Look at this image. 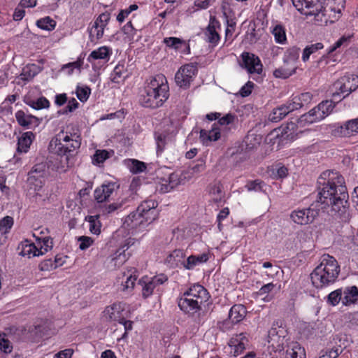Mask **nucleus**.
I'll return each mask as SVG.
<instances>
[{"label":"nucleus","instance_id":"64","mask_svg":"<svg viewBox=\"0 0 358 358\" xmlns=\"http://www.w3.org/2000/svg\"><path fill=\"white\" fill-rule=\"evenodd\" d=\"M74 350L71 348H66L61 350L54 355L53 358H72Z\"/></svg>","mask_w":358,"mask_h":358},{"label":"nucleus","instance_id":"18","mask_svg":"<svg viewBox=\"0 0 358 358\" xmlns=\"http://www.w3.org/2000/svg\"><path fill=\"white\" fill-rule=\"evenodd\" d=\"M318 215V210L312 208H303L294 210L290 215L292 220L297 224H308L314 221Z\"/></svg>","mask_w":358,"mask_h":358},{"label":"nucleus","instance_id":"62","mask_svg":"<svg viewBox=\"0 0 358 358\" xmlns=\"http://www.w3.org/2000/svg\"><path fill=\"white\" fill-rule=\"evenodd\" d=\"M262 182L260 180L248 181L245 185L248 191H258L262 189Z\"/></svg>","mask_w":358,"mask_h":358},{"label":"nucleus","instance_id":"56","mask_svg":"<svg viewBox=\"0 0 358 358\" xmlns=\"http://www.w3.org/2000/svg\"><path fill=\"white\" fill-rule=\"evenodd\" d=\"M294 6L299 11L301 14L305 15L307 11L306 4H310V0H292Z\"/></svg>","mask_w":358,"mask_h":358},{"label":"nucleus","instance_id":"7","mask_svg":"<svg viewBox=\"0 0 358 358\" xmlns=\"http://www.w3.org/2000/svg\"><path fill=\"white\" fill-rule=\"evenodd\" d=\"M156 189L159 193L164 194L171 192L181 184L185 178L179 172H171L167 167L159 168L156 171Z\"/></svg>","mask_w":358,"mask_h":358},{"label":"nucleus","instance_id":"12","mask_svg":"<svg viewBox=\"0 0 358 358\" xmlns=\"http://www.w3.org/2000/svg\"><path fill=\"white\" fill-rule=\"evenodd\" d=\"M197 73L198 68L196 64H186L177 71L175 75V82L180 88L189 89Z\"/></svg>","mask_w":358,"mask_h":358},{"label":"nucleus","instance_id":"9","mask_svg":"<svg viewBox=\"0 0 358 358\" xmlns=\"http://www.w3.org/2000/svg\"><path fill=\"white\" fill-rule=\"evenodd\" d=\"M300 48L292 46L286 50L283 56V63H291V66L280 67L273 71L275 78L286 79L296 73L299 62Z\"/></svg>","mask_w":358,"mask_h":358},{"label":"nucleus","instance_id":"59","mask_svg":"<svg viewBox=\"0 0 358 358\" xmlns=\"http://www.w3.org/2000/svg\"><path fill=\"white\" fill-rule=\"evenodd\" d=\"M134 272H132L127 277V280L123 285L124 289H127L134 287L135 282L138 278V275L136 274V273H137V271L135 268H134Z\"/></svg>","mask_w":358,"mask_h":358},{"label":"nucleus","instance_id":"1","mask_svg":"<svg viewBox=\"0 0 358 358\" xmlns=\"http://www.w3.org/2000/svg\"><path fill=\"white\" fill-rule=\"evenodd\" d=\"M318 183V201L330 207L331 215L343 222L351 218L349 195L344 178L337 172L325 171L321 174Z\"/></svg>","mask_w":358,"mask_h":358},{"label":"nucleus","instance_id":"10","mask_svg":"<svg viewBox=\"0 0 358 358\" xmlns=\"http://www.w3.org/2000/svg\"><path fill=\"white\" fill-rule=\"evenodd\" d=\"M145 85L156 97L164 103L169 97V87L166 78L157 74L147 80Z\"/></svg>","mask_w":358,"mask_h":358},{"label":"nucleus","instance_id":"22","mask_svg":"<svg viewBox=\"0 0 358 358\" xmlns=\"http://www.w3.org/2000/svg\"><path fill=\"white\" fill-rule=\"evenodd\" d=\"M243 65L250 74H260L262 72V64L260 59L255 54L244 52L241 54Z\"/></svg>","mask_w":358,"mask_h":358},{"label":"nucleus","instance_id":"63","mask_svg":"<svg viewBox=\"0 0 358 358\" xmlns=\"http://www.w3.org/2000/svg\"><path fill=\"white\" fill-rule=\"evenodd\" d=\"M0 349L5 353H8L12 351L13 346L10 342L6 339L4 337L0 336Z\"/></svg>","mask_w":358,"mask_h":358},{"label":"nucleus","instance_id":"21","mask_svg":"<svg viewBox=\"0 0 358 358\" xmlns=\"http://www.w3.org/2000/svg\"><path fill=\"white\" fill-rule=\"evenodd\" d=\"M120 185L115 182H108L96 187L94 192V199L98 203H103L109 199L113 193L119 189Z\"/></svg>","mask_w":358,"mask_h":358},{"label":"nucleus","instance_id":"48","mask_svg":"<svg viewBox=\"0 0 358 358\" xmlns=\"http://www.w3.org/2000/svg\"><path fill=\"white\" fill-rule=\"evenodd\" d=\"M110 154L106 150H96L92 157V164L94 165H100L110 158Z\"/></svg>","mask_w":358,"mask_h":358},{"label":"nucleus","instance_id":"5","mask_svg":"<svg viewBox=\"0 0 358 358\" xmlns=\"http://www.w3.org/2000/svg\"><path fill=\"white\" fill-rule=\"evenodd\" d=\"M157 206L158 203L153 199L143 201L136 211L126 217L124 224L131 229L145 227L157 218Z\"/></svg>","mask_w":358,"mask_h":358},{"label":"nucleus","instance_id":"41","mask_svg":"<svg viewBox=\"0 0 358 358\" xmlns=\"http://www.w3.org/2000/svg\"><path fill=\"white\" fill-rule=\"evenodd\" d=\"M324 48V45L322 43H316L307 45L302 52V61L306 62L309 60L310 56L316 53L318 50Z\"/></svg>","mask_w":358,"mask_h":358},{"label":"nucleus","instance_id":"11","mask_svg":"<svg viewBox=\"0 0 358 358\" xmlns=\"http://www.w3.org/2000/svg\"><path fill=\"white\" fill-rule=\"evenodd\" d=\"M336 103L331 100H326L320 103L317 106L311 109L308 113L303 115V120L308 122L313 123L320 121L328 116L334 110Z\"/></svg>","mask_w":358,"mask_h":358},{"label":"nucleus","instance_id":"6","mask_svg":"<svg viewBox=\"0 0 358 358\" xmlns=\"http://www.w3.org/2000/svg\"><path fill=\"white\" fill-rule=\"evenodd\" d=\"M287 330L282 327H272L268 334V349L271 358H283V351L289 343Z\"/></svg>","mask_w":358,"mask_h":358},{"label":"nucleus","instance_id":"26","mask_svg":"<svg viewBox=\"0 0 358 358\" xmlns=\"http://www.w3.org/2000/svg\"><path fill=\"white\" fill-rule=\"evenodd\" d=\"M334 135L341 137L351 136L358 134V117L346 121L334 130Z\"/></svg>","mask_w":358,"mask_h":358},{"label":"nucleus","instance_id":"39","mask_svg":"<svg viewBox=\"0 0 358 358\" xmlns=\"http://www.w3.org/2000/svg\"><path fill=\"white\" fill-rule=\"evenodd\" d=\"M274 36L275 41L279 44H285L287 42L286 30L283 25L278 24L271 31Z\"/></svg>","mask_w":358,"mask_h":358},{"label":"nucleus","instance_id":"60","mask_svg":"<svg viewBox=\"0 0 358 358\" xmlns=\"http://www.w3.org/2000/svg\"><path fill=\"white\" fill-rule=\"evenodd\" d=\"M78 241L80 242L79 248L82 250L87 249L94 243V241L92 238L85 236L79 237Z\"/></svg>","mask_w":358,"mask_h":358},{"label":"nucleus","instance_id":"58","mask_svg":"<svg viewBox=\"0 0 358 358\" xmlns=\"http://www.w3.org/2000/svg\"><path fill=\"white\" fill-rule=\"evenodd\" d=\"M79 103L76 101L75 98H71L69 100L67 106L65 108L60 112L61 114H67L68 113L73 112L79 107Z\"/></svg>","mask_w":358,"mask_h":358},{"label":"nucleus","instance_id":"47","mask_svg":"<svg viewBox=\"0 0 358 358\" xmlns=\"http://www.w3.org/2000/svg\"><path fill=\"white\" fill-rule=\"evenodd\" d=\"M124 246L117 249L115 253L113 255L112 261L114 262L115 266H120L128 259L130 254L129 252L126 253L127 250L124 249Z\"/></svg>","mask_w":358,"mask_h":358},{"label":"nucleus","instance_id":"53","mask_svg":"<svg viewBox=\"0 0 358 358\" xmlns=\"http://www.w3.org/2000/svg\"><path fill=\"white\" fill-rule=\"evenodd\" d=\"M352 38V36H341L337 41H336L332 45L329 47V48L327 50V54L330 55L333 52H334L337 48H340L343 44L350 42V39Z\"/></svg>","mask_w":358,"mask_h":358},{"label":"nucleus","instance_id":"20","mask_svg":"<svg viewBox=\"0 0 358 358\" xmlns=\"http://www.w3.org/2000/svg\"><path fill=\"white\" fill-rule=\"evenodd\" d=\"M183 294L188 296L190 299H194L195 302L198 301V304L203 306L207 302L210 298L208 290L201 285L194 284L187 289Z\"/></svg>","mask_w":358,"mask_h":358},{"label":"nucleus","instance_id":"46","mask_svg":"<svg viewBox=\"0 0 358 358\" xmlns=\"http://www.w3.org/2000/svg\"><path fill=\"white\" fill-rule=\"evenodd\" d=\"M36 240L39 245L38 250L42 251V255L53 248V240L50 236L37 238Z\"/></svg>","mask_w":358,"mask_h":358},{"label":"nucleus","instance_id":"54","mask_svg":"<svg viewBox=\"0 0 358 358\" xmlns=\"http://www.w3.org/2000/svg\"><path fill=\"white\" fill-rule=\"evenodd\" d=\"M299 99V96H293L290 100H289L286 105L289 109H290V112L294 111L295 110H298L305 106L302 101L296 100Z\"/></svg>","mask_w":358,"mask_h":358},{"label":"nucleus","instance_id":"3","mask_svg":"<svg viewBox=\"0 0 358 358\" xmlns=\"http://www.w3.org/2000/svg\"><path fill=\"white\" fill-rule=\"evenodd\" d=\"M309 3L306 4L305 15H314L318 24L327 25L341 17L345 0H310Z\"/></svg>","mask_w":358,"mask_h":358},{"label":"nucleus","instance_id":"4","mask_svg":"<svg viewBox=\"0 0 358 358\" xmlns=\"http://www.w3.org/2000/svg\"><path fill=\"white\" fill-rule=\"evenodd\" d=\"M340 271V265L336 258L324 254L321 257L320 264L310 274L312 284L317 289L329 287L337 280Z\"/></svg>","mask_w":358,"mask_h":358},{"label":"nucleus","instance_id":"29","mask_svg":"<svg viewBox=\"0 0 358 358\" xmlns=\"http://www.w3.org/2000/svg\"><path fill=\"white\" fill-rule=\"evenodd\" d=\"M185 252L183 250L176 249L172 251L166 257V262L170 267L176 268L180 266L184 267Z\"/></svg>","mask_w":358,"mask_h":358},{"label":"nucleus","instance_id":"43","mask_svg":"<svg viewBox=\"0 0 358 358\" xmlns=\"http://www.w3.org/2000/svg\"><path fill=\"white\" fill-rule=\"evenodd\" d=\"M99 215H89L86 220L89 222V229L91 233L99 235L101 233V223Z\"/></svg>","mask_w":358,"mask_h":358},{"label":"nucleus","instance_id":"42","mask_svg":"<svg viewBox=\"0 0 358 358\" xmlns=\"http://www.w3.org/2000/svg\"><path fill=\"white\" fill-rule=\"evenodd\" d=\"M38 73L37 66L36 64H28L25 66L20 75V79L24 81H29Z\"/></svg>","mask_w":358,"mask_h":358},{"label":"nucleus","instance_id":"2","mask_svg":"<svg viewBox=\"0 0 358 358\" xmlns=\"http://www.w3.org/2000/svg\"><path fill=\"white\" fill-rule=\"evenodd\" d=\"M81 145V136L78 129L73 127L67 126L57 134L49 143V151L52 155H55L57 158L53 157L48 158V166L55 171H59L64 168L62 163V158L68 160V155L80 148Z\"/></svg>","mask_w":358,"mask_h":358},{"label":"nucleus","instance_id":"55","mask_svg":"<svg viewBox=\"0 0 358 358\" xmlns=\"http://www.w3.org/2000/svg\"><path fill=\"white\" fill-rule=\"evenodd\" d=\"M229 208L228 207H225L222 208L217 215V227L220 231L222 230L223 228L222 222L229 216Z\"/></svg>","mask_w":358,"mask_h":358},{"label":"nucleus","instance_id":"32","mask_svg":"<svg viewBox=\"0 0 358 358\" xmlns=\"http://www.w3.org/2000/svg\"><path fill=\"white\" fill-rule=\"evenodd\" d=\"M286 358H306L305 350L298 342L292 341L287 343Z\"/></svg>","mask_w":358,"mask_h":358},{"label":"nucleus","instance_id":"25","mask_svg":"<svg viewBox=\"0 0 358 358\" xmlns=\"http://www.w3.org/2000/svg\"><path fill=\"white\" fill-rule=\"evenodd\" d=\"M124 310V305L121 302L113 303L108 306L103 311V317L108 322H119L124 317L122 313Z\"/></svg>","mask_w":358,"mask_h":358},{"label":"nucleus","instance_id":"17","mask_svg":"<svg viewBox=\"0 0 358 358\" xmlns=\"http://www.w3.org/2000/svg\"><path fill=\"white\" fill-rule=\"evenodd\" d=\"M110 19V15L107 12L103 13L97 17L90 29V38L92 42L102 38L104 29L107 26Z\"/></svg>","mask_w":358,"mask_h":358},{"label":"nucleus","instance_id":"27","mask_svg":"<svg viewBox=\"0 0 358 358\" xmlns=\"http://www.w3.org/2000/svg\"><path fill=\"white\" fill-rule=\"evenodd\" d=\"M112 50L108 46H101L93 50L89 55L87 60L89 63L93 64L96 60H104L107 62L112 55Z\"/></svg>","mask_w":358,"mask_h":358},{"label":"nucleus","instance_id":"23","mask_svg":"<svg viewBox=\"0 0 358 358\" xmlns=\"http://www.w3.org/2000/svg\"><path fill=\"white\" fill-rule=\"evenodd\" d=\"M178 306L181 311L189 316H194L196 313H199L202 310V306L198 304V301L195 302L194 299L182 294L178 299Z\"/></svg>","mask_w":358,"mask_h":358},{"label":"nucleus","instance_id":"45","mask_svg":"<svg viewBox=\"0 0 358 358\" xmlns=\"http://www.w3.org/2000/svg\"><path fill=\"white\" fill-rule=\"evenodd\" d=\"M75 93L80 101L85 103L91 94V88L87 85H80L78 84L76 86Z\"/></svg>","mask_w":358,"mask_h":358},{"label":"nucleus","instance_id":"8","mask_svg":"<svg viewBox=\"0 0 358 358\" xmlns=\"http://www.w3.org/2000/svg\"><path fill=\"white\" fill-rule=\"evenodd\" d=\"M334 87L332 97L335 101L340 102L358 88V76L347 73L334 83Z\"/></svg>","mask_w":358,"mask_h":358},{"label":"nucleus","instance_id":"57","mask_svg":"<svg viewBox=\"0 0 358 358\" xmlns=\"http://www.w3.org/2000/svg\"><path fill=\"white\" fill-rule=\"evenodd\" d=\"M288 174V169L285 166L277 167L273 171V178L275 179H280L287 177Z\"/></svg>","mask_w":358,"mask_h":358},{"label":"nucleus","instance_id":"38","mask_svg":"<svg viewBox=\"0 0 358 358\" xmlns=\"http://www.w3.org/2000/svg\"><path fill=\"white\" fill-rule=\"evenodd\" d=\"M122 31L124 35H125V39H127L129 43H133L134 41H138L141 38V36L135 38L137 34V29L134 28L131 21L127 22L123 26Z\"/></svg>","mask_w":358,"mask_h":358},{"label":"nucleus","instance_id":"19","mask_svg":"<svg viewBox=\"0 0 358 358\" xmlns=\"http://www.w3.org/2000/svg\"><path fill=\"white\" fill-rule=\"evenodd\" d=\"M138 103L142 107L151 109H156L164 105L145 84L139 92Z\"/></svg>","mask_w":358,"mask_h":358},{"label":"nucleus","instance_id":"24","mask_svg":"<svg viewBox=\"0 0 358 358\" xmlns=\"http://www.w3.org/2000/svg\"><path fill=\"white\" fill-rule=\"evenodd\" d=\"M15 117L17 124L24 129H32L40 124L39 119L29 113L28 110H19L15 113Z\"/></svg>","mask_w":358,"mask_h":358},{"label":"nucleus","instance_id":"35","mask_svg":"<svg viewBox=\"0 0 358 358\" xmlns=\"http://www.w3.org/2000/svg\"><path fill=\"white\" fill-rule=\"evenodd\" d=\"M127 71L124 64L118 63L110 73V80L117 84L123 83L127 76Z\"/></svg>","mask_w":358,"mask_h":358},{"label":"nucleus","instance_id":"52","mask_svg":"<svg viewBox=\"0 0 358 358\" xmlns=\"http://www.w3.org/2000/svg\"><path fill=\"white\" fill-rule=\"evenodd\" d=\"M343 301L342 290L341 289H336L329 294L327 297V302L332 305L336 306L339 302Z\"/></svg>","mask_w":358,"mask_h":358},{"label":"nucleus","instance_id":"44","mask_svg":"<svg viewBox=\"0 0 358 358\" xmlns=\"http://www.w3.org/2000/svg\"><path fill=\"white\" fill-rule=\"evenodd\" d=\"M36 24L43 30L52 31L56 27V22L50 17L46 16L38 20Z\"/></svg>","mask_w":358,"mask_h":358},{"label":"nucleus","instance_id":"15","mask_svg":"<svg viewBox=\"0 0 358 358\" xmlns=\"http://www.w3.org/2000/svg\"><path fill=\"white\" fill-rule=\"evenodd\" d=\"M168 280V277L161 273L153 277H148L147 275L142 277L139 280V285L142 287V295L143 298L146 299L151 296L155 289Z\"/></svg>","mask_w":358,"mask_h":358},{"label":"nucleus","instance_id":"61","mask_svg":"<svg viewBox=\"0 0 358 358\" xmlns=\"http://www.w3.org/2000/svg\"><path fill=\"white\" fill-rule=\"evenodd\" d=\"M255 84L252 81H248L240 90L239 94L242 97L248 96L254 88Z\"/></svg>","mask_w":358,"mask_h":358},{"label":"nucleus","instance_id":"37","mask_svg":"<svg viewBox=\"0 0 358 358\" xmlns=\"http://www.w3.org/2000/svg\"><path fill=\"white\" fill-rule=\"evenodd\" d=\"M289 113L290 109L288 108L286 103L274 108L270 113L268 119L273 122H278L283 119Z\"/></svg>","mask_w":358,"mask_h":358},{"label":"nucleus","instance_id":"50","mask_svg":"<svg viewBox=\"0 0 358 358\" xmlns=\"http://www.w3.org/2000/svg\"><path fill=\"white\" fill-rule=\"evenodd\" d=\"M127 166L133 173L143 172L146 169V166L144 162L134 159H129L127 162Z\"/></svg>","mask_w":358,"mask_h":358},{"label":"nucleus","instance_id":"28","mask_svg":"<svg viewBox=\"0 0 358 358\" xmlns=\"http://www.w3.org/2000/svg\"><path fill=\"white\" fill-rule=\"evenodd\" d=\"M199 138L203 144L208 145L210 142L216 141L220 138V129L214 123L210 130L201 129Z\"/></svg>","mask_w":358,"mask_h":358},{"label":"nucleus","instance_id":"13","mask_svg":"<svg viewBox=\"0 0 358 358\" xmlns=\"http://www.w3.org/2000/svg\"><path fill=\"white\" fill-rule=\"evenodd\" d=\"M47 176V164L38 163L35 164L28 173L27 182L30 188L39 191L45 184Z\"/></svg>","mask_w":358,"mask_h":358},{"label":"nucleus","instance_id":"40","mask_svg":"<svg viewBox=\"0 0 358 358\" xmlns=\"http://www.w3.org/2000/svg\"><path fill=\"white\" fill-rule=\"evenodd\" d=\"M26 104L35 110L48 108L50 106L49 100L45 96H41L37 99H29L25 101Z\"/></svg>","mask_w":358,"mask_h":358},{"label":"nucleus","instance_id":"31","mask_svg":"<svg viewBox=\"0 0 358 358\" xmlns=\"http://www.w3.org/2000/svg\"><path fill=\"white\" fill-rule=\"evenodd\" d=\"M209 257L208 252H203L198 255H192L187 258L184 263V268L187 270H193L195 266L207 262Z\"/></svg>","mask_w":358,"mask_h":358},{"label":"nucleus","instance_id":"33","mask_svg":"<svg viewBox=\"0 0 358 358\" xmlns=\"http://www.w3.org/2000/svg\"><path fill=\"white\" fill-rule=\"evenodd\" d=\"M247 313L246 308L242 304L234 305L229 312V318L233 324L242 321Z\"/></svg>","mask_w":358,"mask_h":358},{"label":"nucleus","instance_id":"14","mask_svg":"<svg viewBox=\"0 0 358 358\" xmlns=\"http://www.w3.org/2000/svg\"><path fill=\"white\" fill-rule=\"evenodd\" d=\"M249 335L245 332L234 334L228 342L229 354L238 357L249 346Z\"/></svg>","mask_w":358,"mask_h":358},{"label":"nucleus","instance_id":"16","mask_svg":"<svg viewBox=\"0 0 358 358\" xmlns=\"http://www.w3.org/2000/svg\"><path fill=\"white\" fill-rule=\"evenodd\" d=\"M221 29V23L215 15H210L208 24L203 30L204 39L212 47H216L221 39L218 32Z\"/></svg>","mask_w":358,"mask_h":358},{"label":"nucleus","instance_id":"34","mask_svg":"<svg viewBox=\"0 0 358 358\" xmlns=\"http://www.w3.org/2000/svg\"><path fill=\"white\" fill-rule=\"evenodd\" d=\"M35 136L31 131L24 132L17 141V152L27 153L34 139Z\"/></svg>","mask_w":358,"mask_h":358},{"label":"nucleus","instance_id":"51","mask_svg":"<svg viewBox=\"0 0 358 358\" xmlns=\"http://www.w3.org/2000/svg\"><path fill=\"white\" fill-rule=\"evenodd\" d=\"M14 220L10 216H6L0 220V233L3 236L8 234L13 226Z\"/></svg>","mask_w":358,"mask_h":358},{"label":"nucleus","instance_id":"30","mask_svg":"<svg viewBox=\"0 0 358 358\" xmlns=\"http://www.w3.org/2000/svg\"><path fill=\"white\" fill-rule=\"evenodd\" d=\"M20 246L21 250L20 252V255L23 257L31 258L42 255V251L38 250V247L36 246L35 243L27 239L22 241Z\"/></svg>","mask_w":358,"mask_h":358},{"label":"nucleus","instance_id":"36","mask_svg":"<svg viewBox=\"0 0 358 358\" xmlns=\"http://www.w3.org/2000/svg\"><path fill=\"white\" fill-rule=\"evenodd\" d=\"M342 295L343 305L348 306L355 303L358 300V288L356 286L347 287Z\"/></svg>","mask_w":358,"mask_h":358},{"label":"nucleus","instance_id":"49","mask_svg":"<svg viewBox=\"0 0 358 358\" xmlns=\"http://www.w3.org/2000/svg\"><path fill=\"white\" fill-rule=\"evenodd\" d=\"M163 43L169 48L175 50H179L182 45H186V42L177 37H166L163 40Z\"/></svg>","mask_w":358,"mask_h":358}]
</instances>
